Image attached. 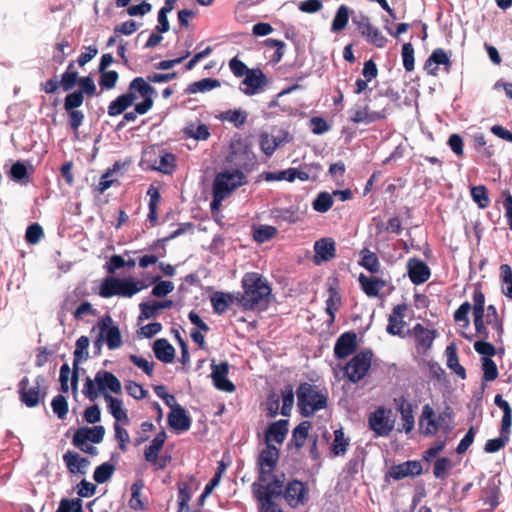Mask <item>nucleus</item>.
Instances as JSON below:
<instances>
[{
	"instance_id": "nucleus-43",
	"label": "nucleus",
	"mask_w": 512,
	"mask_h": 512,
	"mask_svg": "<svg viewBox=\"0 0 512 512\" xmlns=\"http://www.w3.org/2000/svg\"><path fill=\"white\" fill-rule=\"evenodd\" d=\"M359 265L366 269L371 274H376L380 271V261L376 253L367 248L360 251Z\"/></svg>"
},
{
	"instance_id": "nucleus-35",
	"label": "nucleus",
	"mask_w": 512,
	"mask_h": 512,
	"mask_svg": "<svg viewBox=\"0 0 512 512\" xmlns=\"http://www.w3.org/2000/svg\"><path fill=\"white\" fill-rule=\"evenodd\" d=\"M155 357L163 363H171L175 358V348L165 338L156 339L152 345Z\"/></svg>"
},
{
	"instance_id": "nucleus-54",
	"label": "nucleus",
	"mask_w": 512,
	"mask_h": 512,
	"mask_svg": "<svg viewBox=\"0 0 512 512\" xmlns=\"http://www.w3.org/2000/svg\"><path fill=\"white\" fill-rule=\"evenodd\" d=\"M366 452L363 448H357L352 458L346 463V472L350 476L356 475L365 461Z\"/></svg>"
},
{
	"instance_id": "nucleus-9",
	"label": "nucleus",
	"mask_w": 512,
	"mask_h": 512,
	"mask_svg": "<svg viewBox=\"0 0 512 512\" xmlns=\"http://www.w3.org/2000/svg\"><path fill=\"white\" fill-rule=\"evenodd\" d=\"M29 384V378L26 376L19 381L17 385L19 400L26 407L35 408L39 404L44 403L48 394V387L39 388Z\"/></svg>"
},
{
	"instance_id": "nucleus-42",
	"label": "nucleus",
	"mask_w": 512,
	"mask_h": 512,
	"mask_svg": "<svg viewBox=\"0 0 512 512\" xmlns=\"http://www.w3.org/2000/svg\"><path fill=\"white\" fill-rule=\"evenodd\" d=\"M223 176L221 178H216L213 181L212 186V200L210 202L211 211L214 212L219 210L222 201L230 195L229 190L223 186L222 181Z\"/></svg>"
},
{
	"instance_id": "nucleus-18",
	"label": "nucleus",
	"mask_w": 512,
	"mask_h": 512,
	"mask_svg": "<svg viewBox=\"0 0 512 512\" xmlns=\"http://www.w3.org/2000/svg\"><path fill=\"white\" fill-rule=\"evenodd\" d=\"M313 262L321 265L332 260L336 256L335 241L330 237H324L314 243Z\"/></svg>"
},
{
	"instance_id": "nucleus-38",
	"label": "nucleus",
	"mask_w": 512,
	"mask_h": 512,
	"mask_svg": "<svg viewBox=\"0 0 512 512\" xmlns=\"http://www.w3.org/2000/svg\"><path fill=\"white\" fill-rule=\"evenodd\" d=\"M449 58L447 52L442 48H436L424 63V70L428 75L437 76L438 66L442 65Z\"/></svg>"
},
{
	"instance_id": "nucleus-17",
	"label": "nucleus",
	"mask_w": 512,
	"mask_h": 512,
	"mask_svg": "<svg viewBox=\"0 0 512 512\" xmlns=\"http://www.w3.org/2000/svg\"><path fill=\"white\" fill-rule=\"evenodd\" d=\"M407 274L414 285H421L428 281L431 270L423 260L412 257L407 261Z\"/></svg>"
},
{
	"instance_id": "nucleus-49",
	"label": "nucleus",
	"mask_w": 512,
	"mask_h": 512,
	"mask_svg": "<svg viewBox=\"0 0 512 512\" xmlns=\"http://www.w3.org/2000/svg\"><path fill=\"white\" fill-rule=\"evenodd\" d=\"M144 487L142 479L136 480L131 486V498L129 500V507L136 511H142L147 509V505L141 500V490Z\"/></svg>"
},
{
	"instance_id": "nucleus-40",
	"label": "nucleus",
	"mask_w": 512,
	"mask_h": 512,
	"mask_svg": "<svg viewBox=\"0 0 512 512\" xmlns=\"http://www.w3.org/2000/svg\"><path fill=\"white\" fill-rule=\"evenodd\" d=\"M221 86V82L216 78H203L199 81L190 83L184 90V94L204 93Z\"/></svg>"
},
{
	"instance_id": "nucleus-2",
	"label": "nucleus",
	"mask_w": 512,
	"mask_h": 512,
	"mask_svg": "<svg viewBox=\"0 0 512 512\" xmlns=\"http://www.w3.org/2000/svg\"><path fill=\"white\" fill-rule=\"evenodd\" d=\"M243 292H236L243 311H266L274 300L271 285L259 273H245L241 280Z\"/></svg>"
},
{
	"instance_id": "nucleus-62",
	"label": "nucleus",
	"mask_w": 512,
	"mask_h": 512,
	"mask_svg": "<svg viewBox=\"0 0 512 512\" xmlns=\"http://www.w3.org/2000/svg\"><path fill=\"white\" fill-rule=\"evenodd\" d=\"M277 232L278 230L274 226L260 225L254 230L253 238L257 243H265L271 240Z\"/></svg>"
},
{
	"instance_id": "nucleus-27",
	"label": "nucleus",
	"mask_w": 512,
	"mask_h": 512,
	"mask_svg": "<svg viewBox=\"0 0 512 512\" xmlns=\"http://www.w3.org/2000/svg\"><path fill=\"white\" fill-rule=\"evenodd\" d=\"M271 217L278 225L295 224L302 220L300 209L297 205L287 208L275 207L271 210Z\"/></svg>"
},
{
	"instance_id": "nucleus-1",
	"label": "nucleus",
	"mask_w": 512,
	"mask_h": 512,
	"mask_svg": "<svg viewBox=\"0 0 512 512\" xmlns=\"http://www.w3.org/2000/svg\"><path fill=\"white\" fill-rule=\"evenodd\" d=\"M156 93V89L148 84L143 77H135L130 81L127 91L110 102L107 113L110 117L124 113V120L127 123L133 122L137 115H144L152 109L153 96Z\"/></svg>"
},
{
	"instance_id": "nucleus-25",
	"label": "nucleus",
	"mask_w": 512,
	"mask_h": 512,
	"mask_svg": "<svg viewBox=\"0 0 512 512\" xmlns=\"http://www.w3.org/2000/svg\"><path fill=\"white\" fill-rule=\"evenodd\" d=\"M95 382L98 386V390L103 394H105L106 391L115 394L122 392L121 382L112 372L106 370L98 371L95 375Z\"/></svg>"
},
{
	"instance_id": "nucleus-29",
	"label": "nucleus",
	"mask_w": 512,
	"mask_h": 512,
	"mask_svg": "<svg viewBox=\"0 0 512 512\" xmlns=\"http://www.w3.org/2000/svg\"><path fill=\"white\" fill-rule=\"evenodd\" d=\"M80 106H82V104H79V101L77 102L76 100L65 96L63 108L68 114V124L74 132L78 131L85 118L84 113L81 110H78Z\"/></svg>"
},
{
	"instance_id": "nucleus-21",
	"label": "nucleus",
	"mask_w": 512,
	"mask_h": 512,
	"mask_svg": "<svg viewBox=\"0 0 512 512\" xmlns=\"http://www.w3.org/2000/svg\"><path fill=\"white\" fill-rule=\"evenodd\" d=\"M245 170L244 168H231V170L226 169L221 172H219L216 175V178H222L223 186L226 187L227 190H229V193L231 194L235 189L238 187H241L248 183L247 177L244 174Z\"/></svg>"
},
{
	"instance_id": "nucleus-16",
	"label": "nucleus",
	"mask_w": 512,
	"mask_h": 512,
	"mask_svg": "<svg viewBox=\"0 0 512 512\" xmlns=\"http://www.w3.org/2000/svg\"><path fill=\"white\" fill-rule=\"evenodd\" d=\"M268 84V78L260 68H252L242 80L241 85L246 88L240 90L248 96L255 95L262 91L263 87Z\"/></svg>"
},
{
	"instance_id": "nucleus-6",
	"label": "nucleus",
	"mask_w": 512,
	"mask_h": 512,
	"mask_svg": "<svg viewBox=\"0 0 512 512\" xmlns=\"http://www.w3.org/2000/svg\"><path fill=\"white\" fill-rule=\"evenodd\" d=\"M373 352L371 349H365L355 354L345 365L344 375L351 383H358L368 373L371 367Z\"/></svg>"
},
{
	"instance_id": "nucleus-61",
	"label": "nucleus",
	"mask_w": 512,
	"mask_h": 512,
	"mask_svg": "<svg viewBox=\"0 0 512 512\" xmlns=\"http://www.w3.org/2000/svg\"><path fill=\"white\" fill-rule=\"evenodd\" d=\"M473 305H472V314L479 315L484 314L485 312V295L482 292V285L480 283H476L474 285L473 291Z\"/></svg>"
},
{
	"instance_id": "nucleus-44",
	"label": "nucleus",
	"mask_w": 512,
	"mask_h": 512,
	"mask_svg": "<svg viewBox=\"0 0 512 512\" xmlns=\"http://www.w3.org/2000/svg\"><path fill=\"white\" fill-rule=\"evenodd\" d=\"M248 113L241 108L227 110L216 116L221 121L232 123L236 128L243 126L247 120Z\"/></svg>"
},
{
	"instance_id": "nucleus-5",
	"label": "nucleus",
	"mask_w": 512,
	"mask_h": 512,
	"mask_svg": "<svg viewBox=\"0 0 512 512\" xmlns=\"http://www.w3.org/2000/svg\"><path fill=\"white\" fill-rule=\"evenodd\" d=\"M269 482H262L258 479L252 483L251 490L255 499H262L267 501H276L282 498L283 490L285 487V474H274L269 477Z\"/></svg>"
},
{
	"instance_id": "nucleus-58",
	"label": "nucleus",
	"mask_w": 512,
	"mask_h": 512,
	"mask_svg": "<svg viewBox=\"0 0 512 512\" xmlns=\"http://www.w3.org/2000/svg\"><path fill=\"white\" fill-rule=\"evenodd\" d=\"M99 74L100 77L98 80V84L101 90H111L115 88L119 79V74L116 70H104L102 72H99Z\"/></svg>"
},
{
	"instance_id": "nucleus-36",
	"label": "nucleus",
	"mask_w": 512,
	"mask_h": 512,
	"mask_svg": "<svg viewBox=\"0 0 512 512\" xmlns=\"http://www.w3.org/2000/svg\"><path fill=\"white\" fill-rule=\"evenodd\" d=\"M166 439L167 434L165 430L162 429L151 440L150 445L144 450V458L148 463L158 462L159 453L163 449Z\"/></svg>"
},
{
	"instance_id": "nucleus-34",
	"label": "nucleus",
	"mask_w": 512,
	"mask_h": 512,
	"mask_svg": "<svg viewBox=\"0 0 512 512\" xmlns=\"http://www.w3.org/2000/svg\"><path fill=\"white\" fill-rule=\"evenodd\" d=\"M104 399L107 402L108 411L114 417L115 422H122L124 425H128L130 420L127 411L123 408V401L108 393L104 394Z\"/></svg>"
},
{
	"instance_id": "nucleus-64",
	"label": "nucleus",
	"mask_w": 512,
	"mask_h": 512,
	"mask_svg": "<svg viewBox=\"0 0 512 512\" xmlns=\"http://www.w3.org/2000/svg\"><path fill=\"white\" fill-rule=\"evenodd\" d=\"M122 283H119L117 290V296L131 298L138 293V289L135 288V279L132 277L120 278Z\"/></svg>"
},
{
	"instance_id": "nucleus-24",
	"label": "nucleus",
	"mask_w": 512,
	"mask_h": 512,
	"mask_svg": "<svg viewBox=\"0 0 512 512\" xmlns=\"http://www.w3.org/2000/svg\"><path fill=\"white\" fill-rule=\"evenodd\" d=\"M339 284L337 278L328 279V293L329 297L326 300L325 311L329 315V324L335 321V315L341 306V295L339 292Z\"/></svg>"
},
{
	"instance_id": "nucleus-23",
	"label": "nucleus",
	"mask_w": 512,
	"mask_h": 512,
	"mask_svg": "<svg viewBox=\"0 0 512 512\" xmlns=\"http://www.w3.org/2000/svg\"><path fill=\"white\" fill-rule=\"evenodd\" d=\"M288 431L289 421L287 419H280L270 423L264 432L265 444H272V441L282 444L286 439Z\"/></svg>"
},
{
	"instance_id": "nucleus-45",
	"label": "nucleus",
	"mask_w": 512,
	"mask_h": 512,
	"mask_svg": "<svg viewBox=\"0 0 512 512\" xmlns=\"http://www.w3.org/2000/svg\"><path fill=\"white\" fill-rule=\"evenodd\" d=\"M151 284H154L151 295L157 298H163L174 290V284L169 280H161V276L151 277Z\"/></svg>"
},
{
	"instance_id": "nucleus-46",
	"label": "nucleus",
	"mask_w": 512,
	"mask_h": 512,
	"mask_svg": "<svg viewBox=\"0 0 512 512\" xmlns=\"http://www.w3.org/2000/svg\"><path fill=\"white\" fill-rule=\"evenodd\" d=\"M116 470L115 463L110 461L104 462L98 465L93 473V479L97 484H103L108 482Z\"/></svg>"
},
{
	"instance_id": "nucleus-26",
	"label": "nucleus",
	"mask_w": 512,
	"mask_h": 512,
	"mask_svg": "<svg viewBox=\"0 0 512 512\" xmlns=\"http://www.w3.org/2000/svg\"><path fill=\"white\" fill-rule=\"evenodd\" d=\"M484 312V321L490 325V327L495 331V335H493V340L496 343H502L503 342V336L505 333L504 329V319L500 317L497 308L495 305L490 304L487 307H485Z\"/></svg>"
},
{
	"instance_id": "nucleus-48",
	"label": "nucleus",
	"mask_w": 512,
	"mask_h": 512,
	"mask_svg": "<svg viewBox=\"0 0 512 512\" xmlns=\"http://www.w3.org/2000/svg\"><path fill=\"white\" fill-rule=\"evenodd\" d=\"M482 386L485 387V382H492L499 376L498 368L495 361L488 357L481 358Z\"/></svg>"
},
{
	"instance_id": "nucleus-52",
	"label": "nucleus",
	"mask_w": 512,
	"mask_h": 512,
	"mask_svg": "<svg viewBox=\"0 0 512 512\" xmlns=\"http://www.w3.org/2000/svg\"><path fill=\"white\" fill-rule=\"evenodd\" d=\"M499 269L502 282L501 292L508 299L512 300V268L509 264H502Z\"/></svg>"
},
{
	"instance_id": "nucleus-3",
	"label": "nucleus",
	"mask_w": 512,
	"mask_h": 512,
	"mask_svg": "<svg viewBox=\"0 0 512 512\" xmlns=\"http://www.w3.org/2000/svg\"><path fill=\"white\" fill-rule=\"evenodd\" d=\"M296 395L299 413L305 418L327 407L328 395L318 390L316 385L303 382L298 386Z\"/></svg>"
},
{
	"instance_id": "nucleus-13",
	"label": "nucleus",
	"mask_w": 512,
	"mask_h": 512,
	"mask_svg": "<svg viewBox=\"0 0 512 512\" xmlns=\"http://www.w3.org/2000/svg\"><path fill=\"white\" fill-rule=\"evenodd\" d=\"M416 341V349L418 353L425 354L431 349L434 340L438 337V331L436 329H427L422 324L417 323L411 330H408Z\"/></svg>"
},
{
	"instance_id": "nucleus-30",
	"label": "nucleus",
	"mask_w": 512,
	"mask_h": 512,
	"mask_svg": "<svg viewBox=\"0 0 512 512\" xmlns=\"http://www.w3.org/2000/svg\"><path fill=\"white\" fill-rule=\"evenodd\" d=\"M97 95V87L91 76H83L80 78L78 89L68 93L66 96L79 101L83 104L85 96L93 97Z\"/></svg>"
},
{
	"instance_id": "nucleus-15",
	"label": "nucleus",
	"mask_w": 512,
	"mask_h": 512,
	"mask_svg": "<svg viewBox=\"0 0 512 512\" xmlns=\"http://www.w3.org/2000/svg\"><path fill=\"white\" fill-rule=\"evenodd\" d=\"M167 422L171 430L183 433L191 428L192 418L183 406L177 405L172 407V411L168 413Z\"/></svg>"
},
{
	"instance_id": "nucleus-56",
	"label": "nucleus",
	"mask_w": 512,
	"mask_h": 512,
	"mask_svg": "<svg viewBox=\"0 0 512 512\" xmlns=\"http://www.w3.org/2000/svg\"><path fill=\"white\" fill-rule=\"evenodd\" d=\"M333 203L332 194L322 191L313 200L312 207L316 212L326 213L332 208Z\"/></svg>"
},
{
	"instance_id": "nucleus-51",
	"label": "nucleus",
	"mask_w": 512,
	"mask_h": 512,
	"mask_svg": "<svg viewBox=\"0 0 512 512\" xmlns=\"http://www.w3.org/2000/svg\"><path fill=\"white\" fill-rule=\"evenodd\" d=\"M283 141L284 139L271 137L268 133L262 132L260 134L259 144L262 152L269 157L275 152L278 146L283 143Z\"/></svg>"
},
{
	"instance_id": "nucleus-32",
	"label": "nucleus",
	"mask_w": 512,
	"mask_h": 512,
	"mask_svg": "<svg viewBox=\"0 0 512 512\" xmlns=\"http://www.w3.org/2000/svg\"><path fill=\"white\" fill-rule=\"evenodd\" d=\"M213 312L215 314L225 313L230 304L236 302L238 304L237 293L217 291L210 297Z\"/></svg>"
},
{
	"instance_id": "nucleus-7",
	"label": "nucleus",
	"mask_w": 512,
	"mask_h": 512,
	"mask_svg": "<svg viewBox=\"0 0 512 512\" xmlns=\"http://www.w3.org/2000/svg\"><path fill=\"white\" fill-rule=\"evenodd\" d=\"M280 450L274 444H265L257 456L256 467L259 481L266 482L276 470L279 461Z\"/></svg>"
},
{
	"instance_id": "nucleus-50",
	"label": "nucleus",
	"mask_w": 512,
	"mask_h": 512,
	"mask_svg": "<svg viewBox=\"0 0 512 512\" xmlns=\"http://www.w3.org/2000/svg\"><path fill=\"white\" fill-rule=\"evenodd\" d=\"M120 278L113 276H106L100 285L99 295L102 298H111L113 296H117V290L119 287Z\"/></svg>"
},
{
	"instance_id": "nucleus-11",
	"label": "nucleus",
	"mask_w": 512,
	"mask_h": 512,
	"mask_svg": "<svg viewBox=\"0 0 512 512\" xmlns=\"http://www.w3.org/2000/svg\"><path fill=\"white\" fill-rule=\"evenodd\" d=\"M389 413L390 410L380 406L369 416V428L374 431L377 436L387 437L392 432L394 421L389 419Z\"/></svg>"
},
{
	"instance_id": "nucleus-22",
	"label": "nucleus",
	"mask_w": 512,
	"mask_h": 512,
	"mask_svg": "<svg viewBox=\"0 0 512 512\" xmlns=\"http://www.w3.org/2000/svg\"><path fill=\"white\" fill-rule=\"evenodd\" d=\"M407 309L408 306L406 303L398 304L393 307L392 312L388 317V325L386 327V332L388 334L404 337L402 329L406 325V322L403 318Z\"/></svg>"
},
{
	"instance_id": "nucleus-60",
	"label": "nucleus",
	"mask_w": 512,
	"mask_h": 512,
	"mask_svg": "<svg viewBox=\"0 0 512 512\" xmlns=\"http://www.w3.org/2000/svg\"><path fill=\"white\" fill-rule=\"evenodd\" d=\"M358 282L360 284L362 291L368 297H371V298L380 297V293L376 286L374 277H369V276H366L365 274L361 273L358 277Z\"/></svg>"
},
{
	"instance_id": "nucleus-20",
	"label": "nucleus",
	"mask_w": 512,
	"mask_h": 512,
	"mask_svg": "<svg viewBox=\"0 0 512 512\" xmlns=\"http://www.w3.org/2000/svg\"><path fill=\"white\" fill-rule=\"evenodd\" d=\"M35 168L31 161L17 160L11 165L7 172L8 177L15 183L27 185L31 181V175L34 174Z\"/></svg>"
},
{
	"instance_id": "nucleus-4",
	"label": "nucleus",
	"mask_w": 512,
	"mask_h": 512,
	"mask_svg": "<svg viewBox=\"0 0 512 512\" xmlns=\"http://www.w3.org/2000/svg\"><path fill=\"white\" fill-rule=\"evenodd\" d=\"M251 147L252 144L248 141V138H243L240 134L236 133L230 142V152L226 156V163L231 168H244L245 172H251L257 161Z\"/></svg>"
},
{
	"instance_id": "nucleus-28",
	"label": "nucleus",
	"mask_w": 512,
	"mask_h": 512,
	"mask_svg": "<svg viewBox=\"0 0 512 512\" xmlns=\"http://www.w3.org/2000/svg\"><path fill=\"white\" fill-rule=\"evenodd\" d=\"M105 428L102 425L93 427L83 426L75 431V441L79 444L90 441L93 444H99L103 441Z\"/></svg>"
},
{
	"instance_id": "nucleus-47",
	"label": "nucleus",
	"mask_w": 512,
	"mask_h": 512,
	"mask_svg": "<svg viewBox=\"0 0 512 512\" xmlns=\"http://www.w3.org/2000/svg\"><path fill=\"white\" fill-rule=\"evenodd\" d=\"M470 195L478 208L485 209L490 205L489 190L485 185L472 186L470 188Z\"/></svg>"
},
{
	"instance_id": "nucleus-31",
	"label": "nucleus",
	"mask_w": 512,
	"mask_h": 512,
	"mask_svg": "<svg viewBox=\"0 0 512 512\" xmlns=\"http://www.w3.org/2000/svg\"><path fill=\"white\" fill-rule=\"evenodd\" d=\"M396 409L401 414L403 420V428L406 433H409L414 428V415L412 404L406 399L405 396H400L394 399Z\"/></svg>"
},
{
	"instance_id": "nucleus-55",
	"label": "nucleus",
	"mask_w": 512,
	"mask_h": 512,
	"mask_svg": "<svg viewBox=\"0 0 512 512\" xmlns=\"http://www.w3.org/2000/svg\"><path fill=\"white\" fill-rule=\"evenodd\" d=\"M349 446V438H346L342 428L334 431V440L331 445V452L335 456L344 455Z\"/></svg>"
},
{
	"instance_id": "nucleus-39",
	"label": "nucleus",
	"mask_w": 512,
	"mask_h": 512,
	"mask_svg": "<svg viewBox=\"0 0 512 512\" xmlns=\"http://www.w3.org/2000/svg\"><path fill=\"white\" fill-rule=\"evenodd\" d=\"M176 155L161 148L158 156V163L154 171L161 172L166 175H171L176 169Z\"/></svg>"
},
{
	"instance_id": "nucleus-53",
	"label": "nucleus",
	"mask_w": 512,
	"mask_h": 512,
	"mask_svg": "<svg viewBox=\"0 0 512 512\" xmlns=\"http://www.w3.org/2000/svg\"><path fill=\"white\" fill-rule=\"evenodd\" d=\"M99 336L103 337V340L106 342L110 350L118 349L123 343L121 331L118 326L110 328L104 332H100Z\"/></svg>"
},
{
	"instance_id": "nucleus-59",
	"label": "nucleus",
	"mask_w": 512,
	"mask_h": 512,
	"mask_svg": "<svg viewBox=\"0 0 512 512\" xmlns=\"http://www.w3.org/2000/svg\"><path fill=\"white\" fill-rule=\"evenodd\" d=\"M51 407L58 419L63 420L66 418L69 411V404L64 395H56L51 401Z\"/></svg>"
},
{
	"instance_id": "nucleus-10",
	"label": "nucleus",
	"mask_w": 512,
	"mask_h": 512,
	"mask_svg": "<svg viewBox=\"0 0 512 512\" xmlns=\"http://www.w3.org/2000/svg\"><path fill=\"white\" fill-rule=\"evenodd\" d=\"M423 473L422 464L419 460H407L400 464H393L384 475L385 482L389 483L390 479L399 481L403 478H415Z\"/></svg>"
},
{
	"instance_id": "nucleus-33",
	"label": "nucleus",
	"mask_w": 512,
	"mask_h": 512,
	"mask_svg": "<svg viewBox=\"0 0 512 512\" xmlns=\"http://www.w3.org/2000/svg\"><path fill=\"white\" fill-rule=\"evenodd\" d=\"M311 426L312 424L308 420L300 422L292 431V437L286 445L287 450H290L293 447L297 450L301 449L309 436Z\"/></svg>"
},
{
	"instance_id": "nucleus-14",
	"label": "nucleus",
	"mask_w": 512,
	"mask_h": 512,
	"mask_svg": "<svg viewBox=\"0 0 512 512\" xmlns=\"http://www.w3.org/2000/svg\"><path fill=\"white\" fill-rule=\"evenodd\" d=\"M357 334L354 331L342 333L334 345V356L338 360H343L354 354L357 350Z\"/></svg>"
},
{
	"instance_id": "nucleus-37",
	"label": "nucleus",
	"mask_w": 512,
	"mask_h": 512,
	"mask_svg": "<svg viewBox=\"0 0 512 512\" xmlns=\"http://www.w3.org/2000/svg\"><path fill=\"white\" fill-rule=\"evenodd\" d=\"M161 146L154 144L143 148L139 166L142 170L154 171L158 163Z\"/></svg>"
},
{
	"instance_id": "nucleus-57",
	"label": "nucleus",
	"mask_w": 512,
	"mask_h": 512,
	"mask_svg": "<svg viewBox=\"0 0 512 512\" xmlns=\"http://www.w3.org/2000/svg\"><path fill=\"white\" fill-rule=\"evenodd\" d=\"M183 133L187 138H193L198 141L207 140L211 135L209 127L204 123L199 124L196 128L193 124H190L183 129Z\"/></svg>"
},
{
	"instance_id": "nucleus-41",
	"label": "nucleus",
	"mask_w": 512,
	"mask_h": 512,
	"mask_svg": "<svg viewBox=\"0 0 512 512\" xmlns=\"http://www.w3.org/2000/svg\"><path fill=\"white\" fill-rule=\"evenodd\" d=\"M351 12V9L347 5H340L335 12L330 31L332 33H338L344 30L348 24Z\"/></svg>"
},
{
	"instance_id": "nucleus-19",
	"label": "nucleus",
	"mask_w": 512,
	"mask_h": 512,
	"mask_svg": "<svg viewBox=\"0 0 512 512\" xmlns=\"http://www.w3.org/2000/svg\"><path fill=\"white\" fill-rule=\"evenodd\" d=\"M501 480L498 475H494L487 481L485 487L481 489V500L484 505H489L490 510L494 511L499 505L501 495Z\"/></svg>"
},
{
	"instance_id": "nucleus-8",
	"label": "nucleus",
	"mask_w": 512,
	"mask_h": 512,
	"mask_svg": "<svg viewBox=\"0 0 512 512\" xmlns=\"http://www.w3.org/2000/svg\"><path fill=\"white\" fill-rule=\"evenodd\" d=\"M282 498L291 508L306 505L310 501L308 483L296 478L290 479L284 487Z\"/></svg>"
},
{
	"instance_id": "nucleus-12",
	"label": "nucleus",
	"mask_w": 512,
	"mask_h": 512,
	"mask_svg": "<svg viewBox=\"0 0 512 512\" xmlns=\"http://www.w3.org/2000/svg\"><path fill=\"white\" fill-rule=\"evenodd\" d=\"M229 363L222 361L219 364L215 363V360L211 362V378L214 387L217 390L232 393L236 390V386L228 379L229 374Z\"/></svg>"
},
{
	"instance_id": "nucleus-63",
	"label": "nucleus",
	"mask_w": 512,
	"mask_h": 512,
	"mask_svg": "<svg viewBox=\"0 0 512 512\" xmlns=\"http://www.w3.org/2000/svg\"><path fill=\"white\" fill-rule=\"evenodd\" d=\"M452 467V461L448 457H439L434 462L433 474L435 478L444 480Z\"/></svg>"
}]
</instances>
